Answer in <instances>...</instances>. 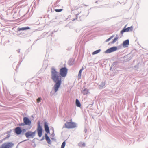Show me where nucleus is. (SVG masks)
<instances>
[{
    "label": "nucleus",
    "mask_w": 148,
    "mask_h": 148,
    "mask_svg": "<svg viewBox=\"0 0 148 148\" xmlns=\"http://www.w3.org/2000/svg\"><path fill=\"white\" fill-rule=\"evenodd\" d=\"M105 85V83L104 82H102L101 84L99 85V88H103V87Z\"/></svg>",
    "instance_id": "obj_19"
},
{
    "label": "nucleus",
    "mask_w": 148,
    "mask_h": 148,
    "mask_svg": "<svg viewBox=\"0 0 148 148\" xmlns=\"http://www.w3.org/2000/svg\"><path fill=\"white\" fill-rule=\"evenodd\" d=\"M129 45V41L128 39L124 41L123 44L122 46L124 48H125L128 47Z\"/></svg>",
    "instance_id": "obj_8"
},
{
    "label": "nucleus",
    "mask_w": 148,
    "mask_h": 148,
    "mask_svg": "<svg viewBox=\"0 0 148 148\" xmlns=\"http://www.w3.org/2000/svg\"><path fill=\"white\" fill-rule=\"evenodd\" d=\"M25 125H30L31 124V121L27 117H25L23 119Z\"/></svg>",
    "instance_id": "obj_7"
},
{
    "label": "nucleus",
    "mask_w": 148,
    "mask_h": 148,
    "mask_svg": "<svg viewBox=\"0 0 148 148\" xmlns=\"http://www.w3.org/2000/svg\"><path fill=\"white\" fill-rule=\"evenodd\" d=\"M68 64L70 65H72L74 64V60L72 59H70L68 62Z\"/></svg>",
    "instance_id": "obj_16"
},
{
    "label": "nucleus",
    "mask_w": 148,
    "mask_h": 148,
    "mask_svg": "<svg viewBox=\"0 0 148 148\" xmlns=\"http://www.w3.org/2000/svg\"><path fill=\"white\" fill-rule=\"evenodd\" d=\"M95 3H97V1H96V2H95Z\"/></svg>",
    "instance_id": "obj_37"
},
{
    "label": "nucleus",
    "mask_w": 148,
    "mask_h": 148,
    "mask_svg": "<svg viewBox=\"0 0 148 148\" xmlns=\"http://www.w3.org/2000/svg\"><path fill=\"white\" fill-rule=\"evenodd\" d=\"M60 74L62 77L65 76V68H62L60 70Z\"/></svg>",
    "instance_id": "obj_11"
},
{
    "label": "nucleus",
    "mask_w": 148,
    "mask_h": 148,
    "mask_svg": "<svg viewBox=\"0 0 148 148\" xmlns=\"http://www.w3.org/2000/svg\"><path fill=\"white\" fill-rule=\"evenodd\" d=\"M75 103L77 106L78 107H80L81 106L80 102L78 99H76V100Z\"/></svg>",
    "instance_id": "obj_17"
},
{
    "label": "nucleus",
    "mask_w": 148,
    "mask_h": 148,
    "mask_svg": "<svg viewBox=\"0 0 148 148\" xmlns=\"http://www.w3.org/2000/svg\"><path fill=\"white\" fill-rule=\"evenodd\" d=\"M23 132H25V131H26V130L25 129H23Z\"/></svg>",
    "instance_id": "obj_34"
},
{
    "label": "nucleus",
    "mask_w": 148,
    "mask_h": 148,
    "mask_svg": "<svg viewBox=\"0 0 148 148\" xmlns=\"http://www.w3.org/2000/svg\"><path fill=\"white\" fill-rule=\"evenodd\" d=\"M64 146H65V141H64L62 143V144L61 146V148H64Z\"/></svg>",
    "instance_id": "obj_25"
},
{
    "label": "nucleus",
    "mask_w": 148,
    "mask_h": 148,
    "mask_svg": "<svg viewBox=\"0 0 148 148\" xmlns=\"http://www.w3.org/2000/svg\"><path fill=\"white\" fill-rule=\"evenodd\" d=\"M78 146L80 147H82L85 146V143L84 142H81L78 143Z\"/></svg>",
    "instance_id": "obj_15"
},
{
    "label": "nucleus",
    "mask_w": 148,
    "mask_h": 148,
    "mask_svg": "<svg viewBox=\"0 0 148 148\" xmlns=\"http://www.w3.org/2000/svg\"><path fill=\"white\" fill-rule=\"evenodd\" d=\"M77 126L76 124L74 122H67L65 123V127L67 128H74L76 127Z\"/></svg>",
    "instance_id": "obj_2"
},
{
    "label": "nucleus",
    "mask_w": 148,
    "mask_h": 148,
    "mask_svg": "<svg viewBox=\"0 0 148 148\" xmlns=\"http://www.w3.org/2000/svg\"><path fill=\"white\" fill-rule=\"evenodd\" d=\"M78 16V15H76V19L78 21H81V17L79 16Z\"/></svg>",
    "instance_id": "obj_22"
},
{
    "label": "nucleus",
    "mask_w": 148,
    "mask_h": 148,
    "mask_svg": "<svg viewBox=\"0 0 148 148\" xmlns=\"http://www.w3.org/2000/svg\"><path fill=\"white\" fill-rule=\"evenodd\" d=\"M139 141L138 139H137V142L138 143Z\"/></svg>",
    "instance_id": "obj_35"
},
{
    "label": "nucleus",
    "mask_w": 148,
    "mask_h": 148,
    "mask_svg": "<svg viewBox=\"0 0 148 148\" xmlns=\"http://www.w3.org/2000/svg\"><path fill=\"white\" fill-rule=\"evenodd\" d=\"M8 145L10 146H13V144H10Z\"/></svg>",
    "instance_id": "obj_31"
},
{
    "label": "nucleus",
    "mask_w": 148,
    "mask_h": 148,
    "mask_svg": "<svg viewBox=\"0 0 148 148\" xmlns=\"http://www.w3.org/2000/svg\"><path fill=\"white\" fill-rule=\"evenodd\" d=\"M101 51V50L100 49H99L95 51H94V52H93L92 53V54L93 55H95V54H97L99 53V52H100V51Z\"/></svg>",
    "instance_id": "obj_18"
},
{
    "label": "nucleus",
    "mask_w": 148,
    "mask_h": 148,
    "mask_svg": "<svg viewBox=\"0 0 148 148\" xmlns=\"http://www.w3.org/2000/svg\"><path fill=\"white\" fill-rule=\"evenodd\" d=\"M68 69L65 67V76H66L67 73Z\"/></svg>",
    "instance_id": "obj_28"
},
{
    "label": "nucleus",
    "mask_w": 148,
    "mask_h": 148,
    "mask_svg": "<svg viewBox=\"0 0 148 148\" xmlns=\"http://www.w3.org/2000/svg\"><path fill=\"white\" fill-rule=\"evenodd\" d=\"M66 140H67V139H66V140H65V142L66 141Z\"/></svg>",
    "instance_id": "obj_38"
},
{
    "label": "nucleus",
    "mask_w": 148,
    "mask_h": 148,
    "mask_svg": "<svg viewBox=\"0 0 148 148\" xmlns=\"http://www.w3.org/2000/svg\"><path fill=\"white\" fill-rule=\"evenodd\" d=\"M51 78L55 84L54 86L55 91L56 92L58 90L61 83V76H59V74L53 68L51 70Z\"/></svg>",
    "instance_id": "obj_1"
},
{
    "label": "nucleus",
    "mask_w": 148,
    "mask_h": 148,
    "mask_svg": "<svg viewBox=\"0 0 148 148\" xmlns=\"http://www.w3.org/2000/svg\"><path fill=\"white\" fill-rule=\"evenodd\" d=\"M29 29H30L29 27H27L22 28H18V31H20L21 30H25Z\"/></svg>",
    "instance_id": "obj_14"
},
{
    "label": "nucleus",
    "mask_w": 148,
    "mask_h": 148,
    "mask_svg": "<svg viewBox=\"0 0 148 148\" xmlns=\"http://www.w3.org/2000/svg\"><path fill=\"white\" fill-rule=\"evenodd\" d=\"M62 10V9H56L55 10L57 12H61Z\"/></svg>",
    "instance_id": "obj_23"
},
{
    "label": "nucleus",
    "mask_w": 148,
    "mask_h": 148,
    "mask_svg": "<svg viewBox=\"0 0 148 148\" xmlns=\"http://www.w3.org/2000/svg\"><path fill=\"white\" fill-rule=\"evenodd\" d=\"M22 132V130L20 127H17L15 129V132L18 135L20 134Z\"/></svg>",
    "instance_id": "obj_9"
},
{
    "label": "nucleus",
    "mask_w": 148,
    "mask_h": 148,
    "mask_svg": "<svg viewBox=\"0 0 148 148\" xmlns=\"http://www.w3.org/2000/svg\"><path fill=\"white\" fill-rule=\"evenodd\" d=\"M118 38V37H117L116 38H115L111 42V43L112 44L114 43L117 40Z\"/></svg>",
    "instance_id": "obj_20"
},
{
    "label": "nucleus",
    "mask_w": 148,
    "mask_h": 148,
    "mask_svg": "<svg viewBox=\"0 0 148 148\" xmlns=\"http://www.w3.org/2000/svg\"><path fill=\"white\" fill-rule=\"evenodd\" d=\"M75 20V19H73L72 20L73 21H74Z\"/></svg>",
    "instance_id": "obj_36"
},
{
    "label": "nucleus",
    "mask_w": 148,
    "mask_h": 148,
    "mask_svg": "<svg viewBox=\"0 0 148 148\" xmlns=\"http://www.w3.org/2000/svg\"><path fill=\"white\" fill-rule=\"evenodd\" d=\"M84 69V67H82V68L80 69V70H82V71H83V70Z\"/></svg>",
    "instance_id": "obj_32"
},
{
    "label": "nucleus",
    "mask_w": 148,
    "mask_h": 148,
    "mask_svg": "<svg viewBox=\"0 0 148 148\" xmlns=\"http://www.w3.org/2000/svg\"><path fill=\"white\" fill-rule=\"evenodd\" d=\"M41 100L42 99L40 97L38 98L37 99V102L38 103L40 102Z\"/></svg>",
    "instance_id": "obj_24"
},
{
    "label": "nucleus",
    "mask_w": 148,
    "mask_h": 148,
    "mask_svg": "<svg viewBox=\"0 0 148 148\" xmlns=\"http://www.w3.org/2000/svg\"><path fill=\"white\" fill-rule=\"evenodd\" d=\"M87 131V130L86 129H85L84 130V132L85 133H86Z\"/></svg>",
    "instance_id": "obj_30"
},
{
    "label": "nucleus",
    "mask_w": 148,
    "mask_h": 148,
    "mask_svg": "<svg viewBox=\"0 0 148 148\" xmlns=\"http://www.w3.org/2000/svg\"><path fill=\"white\" fill-rule=\"evenodd\" d=\"M36 131L33 132L31 131H28L25 134V135L27 138H33L35 135Z\"/></svg>",
    "instance_id": "obj_4"
},
{
    "label": "nucleus",
    "mask_w": 148,
    "mask_h": 148,
    "mask_svg": "<svg viewBox=\"0 0 148 148\" xmlns=\"http://www.w3.org/2000/svg\"><path fill=\"white\" fill-rule=\"evenodd\" d=\"M82 93L84 95H87L88 93H89V91L88 89L87 88H85L84 89H82Z\"/></svg>",
    "instance_id": "obj_10"
},
{
    "label": "nucleus",
    "mask_w": 148,
    "mask_h": 148,
    "mask_svg": "<svg viewBox=\"0 0 148 148\" xmlns=\"http://www.w3.org/2000/svg\"><path fill=\"white\" fill-rule=\"evenodd\" d=\"M71 121H72V119H71Z\"/></svg>",
    "instance_id": "obj_39"
},
{
    "label": "nucleus",
    "mask_w": 148,
    "mask_h": 148,
    "mask_svg": "<svg viewBox=\"0 0 148 148\" xmlns=\"http://www.w3.org/2000/svg\"><path fill=\"white\" fill-rule=\"evenodd\" d=\"M46 140L49 144L51 143L50 139H46Z\"/></svg>",
    "instance_id": "obj_27"
},
{
    "label": "nucleus",
    "mask_w": 148,
    "mask_h": 148,
    "mask_svg": "<svg viewBox=\"0 0 148 148\" xmlns=\"http://www.w3.org/2000/svg\"><path fill=\"white\" fill-rule=\"evenodd\" d=\"M44 127H45V130L46 132L47 133H49V128L47 124L46 123H45V124Z\"/></svg>",
    "instance_id": "obj_13"
},
{
    "label": "nucleus",
    "mask_w": 148,
    "mask_h": 148,
    "mask_svg": "<svg viewBox=\"0 0 148 148\" xmlns=\"http://www.w3.org/2000/svg\"><path fill=\"white\" fill-rule=\"evenodd\" d=\"M114 36L113 35L111 37H110V38H111V39L112 38H113L114 37Z\"/></svg>",
    "instance_id": "obj_33"
},
{
    "label": "nucleus",
    "mask_w": 148,
    "mask_h": 148,
    "mask_svg": "<svg viewBox=\"0 0 148 148\" xmlns=\"http://www.w3.org/2000/svg\"><path fill=\"white\" fill-rule=\"evenodd\" d=\"M111 38H110V37L108 39H107L106 40V42H108L110 40H111Z\"/></svg>",
    "instance_id": "obj_29"
},
{
    "label": "nucleus",
    "mask_w": 148,
    "mask_h": 148,
    "mask_svg": "<svg viewBox=\"0 0 148 148\" xmlns=\"http://www.w3.org/2000/svg\"><path fill=\"white\" fill-rule=\"evenodd\" d=\"M38 127L37 129L38 134L39 137H41L42 135V128L40 125V121H38Z\"/></svg>",
    "instance_id": "obj_3"
},
{
    "label": "nucleus",
    "mask_w": 148,
    "mask_h": 148,
    "mask_svg": "<svg viewBox=\"0 0 148 148\" xmlns=\"http://www.w3.org/2000/svg\"><path fill=\"white\" fill-rule=\"evenodd\" d=\"M117 47H112L107 50L105 51V53H110L116 51L117 50Z\"/></svg>",
    "instance_id": "obj_6"
},
{
    "label": "nucleus",
    "mask_w": 148,
    "mask_h": 148,
    "mask_svg": "<svg viewBox=\"0 0 148 148\" xmlns=\"http://www.w3.org/2000/svg\"><path fill=\"white\" fill-rule=\"evenodd\" d=\"M125 140V141L127 143V144L130 145L131 144L132 142H133V144L134 143V142H135V140L134 139H132V140H131L130 139H124Z\"/></svg>",
    "instance_id": "obj_12"
},
{
    "label": "nucleus",
    "mask_w": 148,
    "mask_h": 148,
    "mask_svg": "<svg viewBox=\"0 0 148 148\" xmlns=\"http://www.w3.org/2000/svg\"><path fill=\"white\" fill-rule=\"evenodd\" d=\"M16 148H17V147H16Z\"/></svg>",
    "instance_id": "obj_40"
},
{
    "label": "nucleus",
    "mask_w": 148,
    "mask_h": 148,
    "mask_svg": "<svg viewBox=\"0 0 148 148\" xmlns=\"http://www.w3.org/2000/svg\"><path fill=\"white\" fill-rule=\"evenodd\" d=\"M45 139H49V137L48 136L47 134H45Z\"/></svg>",
    "instance_id": "obj_26"
},
{
    "label": "nucleus",
    "mask_w": 148,
    "mask_h": 148,
    "mask_svg": "<svg viewBox=\"0 0 148 148\" xmlns=\"http://www.w3.org/2000/svg\"><path fill=\"white\" fill-rule=\"evenodd\" d=\"M82 72V70H80L79 71V74L78 75V79H79L81 78V74Z\"/></svg>",
    "instance_id": "obj_21"
},
{
    "label": "nucleus",
    "mask_w": 148,
    "mask_h": 148,
    "mask_svg": "<svg viewBox=\"0 0 148 148\" xmlns=\"http://www.w3.org/2000/svg\"><path fill=\"white\" fill-rule=\"evenodd\" d=\"M125 27L126 26H125L124 28L121 31V34H123L124 32H127L129 31H131L132 30L133 28V27L132 26L128 27L127 28H125Z\"/></svg>",
    "instance_id": "obj_5"
}]
</instances>
